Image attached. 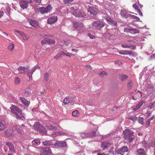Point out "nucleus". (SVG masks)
I'll return each mask as SVG.
<instances>
[{
  "mask_svg": "<svg viewBox=\"0 0 155 155\" xmlns=\"http://www.w3.org/2000/svg\"><path fill=\"white\" fill-rule=\"evenodd\" d=\"M46 127L48 128V129H50L51 130H53L54 129H56L57 128V127L54 126L53 127L52 125H50L49 126H46Z\"/></svg>",
  "mask_w": 155,
  "mask_h": 155,
  "instance_id": "nucleus-39",
  "label": "nucleus"
},
{
  "mask_svg": "<svg viewBox=\"0 0 155 155\" xmlns=\"http://www.w3.org/2000/svg\"><path fill=\"white\" fill-rule=\"evenodd\" d=\"M111 143L109 141L103 142L101 143V147L102 148V150L104 151L109 147Z\"/></svg>",
  "mask_w": 155,
  "mask_h": 155,
  "instance_id": "nucleus-15",
  "label": "nucleus"
},
{
  "mask_svg": "<svg viewBox=\"0 0 155 155\" xmlns=\"http://www.w3.org/2000/svg\"><path fill=\"white\" fill-rule=\"evenodd\" d=\"M72 114L73 116L76 117L79 115V113L78 110H76L72 112Z\"/></svg>",
  "mask_w": 155,
  "mask_h": 155,
  "instance_id": "nucleus-35",
  "label": "nucleus"
},
{
  "mask_svg": "<svg viewBox=\"0 0 155 155\" xmlns=\"http://www.w3.org/2000/svg\"><path fill=\"white\" fill-rule=\"evenodd\" d=\"M5 128V124L4 121L2 120L0 121V130H4Z\"/></svg>",
  "mask_w": 155,
  "mask_h": 155,
  "instance_id": "nucleus-24",
  "label": "nucleus"
},
{
  "mask_svg": "<svg viewBox=\"0 0 155 155\" xmlns=\"http://www.w3.org/2000/svg\"><path fill=\"white\" fill-rule=\"evenodd\" d=\"M35 68L33 67L31 70V71L30 72L28 73V75L29 77V80L31 79L32 78V75L33 74V73L36 70Z\"/></svg>",
  "mask_w": 155,
  "mask_h": 155,
  "instance_id": "nucleus-29",
  "label": "nucleus"
},
{
  "mask_svg": "<svg viewBox=\"0 0 155 155\" xmlns=\"http://www.w3.org/2000/svg\"><path fill=\"white\" fill-rule=\"evenodd\" d=\"M53 142V140H50L48 141L43 142L42 143L44 145L46 146H49L54 145V143Z\"/></svg>",
  "mask_w": 155,
  "mask_h": 155,
  "instance_id": "nucleus-26",
  "label": "nucleus"
},
{
  "mask_svg": "<svg viewBox=\"0 0 155 155\" xmlns=\"http://www.w3.org/2000/svg\"><path fill=\"white\" fill-rule=\"evenodd\" d=\"M130 32L132 34L138 33H139V31L138 30L130 28Z\"/></svg>",
  "mask_w": 155,
  "mask_h": 155,
  "instance_id": "nucleus-36",
  "label": "nucleus"
},
{
  "mask_svg": "<svg viewBox=\"0 0 155 155\" xmlns=\"http://www.w3.org/2000/svg\"><path fill=\"white\" fill-rule=\"evenodd\" d=\"M19 99L21 102L25 106H28L30 104V102L28 101L25 98L22 97H20Z\"/></svg>",
  "mask_w": 155,
  "mask_h": 155,
  "instance_id": "nucleus-21",
  "label": "nucleus"
},
{
  "mask_svg": "<svg viewBox=\"0 0 155 155\" xmlns=\"http://www.w3.org/2000/svg\"><path fill=\"white\" fill-rule=\"evenodd\" d=\"M41 42L42 44H47V42H46V38L45 39L43 40Z\"/></svg>",
  "mask_w": 155,
  "mask_h": 155,
  "instance_id": "nucleus-62",
  "label": "nucleus"
},
{
  "mask_svg": "<svg viewBox=\"0 0 155 155\" xmlns=\"http://www.w3.org/2000/svg\"><path fill=\"white\" fill-rule=\"evenodd\" d=\"M132 108L134 110H136L140 108L137 105L136 106H133Z\"/></svg>",
  "mask_w": 155,
  "mask_h": 155,
  "instance_id": "nucleus-52",
  "label": "nucleus"
},
{
  "mask_svg": "<svg viewBox=\"0 0 155 155\" xmlns=\"http://www.w3.org/2000/svg\"><path fill=\"white\" fill-rule=\"evenodd\" d=\"M69 43L68 42L64 41L63 46H68L69 45Z\"/></svg>",
  "mask_w": 155,
  "mask_h": 155,
  "instance_id": "nucleus-64",
  "label": "nucleus"
},
{
  "mask_svg": "<svg viewBox=\"0 0 155 155\" xmlns=\"http://www.w3.org/2000/svg\"><path fill=\"white\" fill-rule=\"evenodd\" d=\"M130 28H124V31L126 32H130Z\"/></svg>",
  "mask_w": 155,
  "mask_h": 155,
  "instance_id": "nucleus-54",
  "label": "nucleus"
},
{
  "mask_svg": "<svg viewBox=\"0 0 155 155\" xmlns=\"http://www.w3.org/2000/svg\"><path fill=\"white\" fill-rule=\"evenodd\" d=\"M41 143L40 140L38 139H35L33 140L32 142V146H37L39 145Z\"/></svg>",
  "mask_w": 155,
  "mask_h": 155,
  "instance_id": "nucleus-23",
  "label": "nucleus"
},
{
  "mask_svg": "<svg viewBox=\"0 0 155 155\" xmlns=\"http://www.w3.org/2000/svg\"><path fill=\"white\" fill-rule=\"evenodd\" d=\"M155 105V103L153 102L150 103L148 106V107L150 108V109L153 108L154 107Z\"/></svg>",
  "mask_w": 155,
  "mask_h": 155,
  "instance_id": "nucleus-43",
  "label": "nucleus"
},
{
  "mask_svg": "<svg viewBox=\"0 0 155 155\" xmlns=\"http://www.w3.org/2000/svg\"><path fill=\"white\" fill-rule=\"evenodd\" d=\"M25 93L28 96H29L31 94V92L28 91H25Z\"/></svg>",
  "mask_w": 155,
  "mask_h": 155,
  "instance_id": "nucleus-61",
  "label": "nucleus"
},
{
  "mask_svg": "<svg viewBox=\"0 0 155 155\" xmlns=\"http://www.w3.org/2000/svg\"><path fill=\"white\" fill-rule=\"evenodd\" d=\"M40 153L41 155H49L52 153L49 147L42 148L40 150Z\"/></svg>",
  "mask_w": 155,
  "mask_h": 155,
  "instance_id": "nucleus-10",
  "label": "nucleus"
},
{
  "mask_svg": "<svg viewBox=\"0 0 155 155\" xmlns=\"http://www.w3.org/2000/svg\"><path fill=\"white\" fill-rule=\"evenodd\" d=\"M19 4L21 7L23 9H26L28 6V2L26 0H20Z\"/></svg>",
  "mask_w": 155,
  "mask_h": 155,
  "instance_id": "nucleus-11",
  "label": "nucleus"
},
{
  "mask_svg": "<svg viewBox=\"0 0 155 155\" xmlns=\"http://www.w3.org/2000/svg\"><path fill=\"white\" fill-rule=\"evenodd\" d=\"M74 101V100L73 97L68 96L65 98L64 100L63 103L65 105L69 103H72Z\"/></svg>",
  "mask_w": 155,
  "mask_h": 155,
  "instance_id": "nucleus-14",
  "label": "nucleus"
},
{
  "mask_svg": "<svg viewBox=\"0 0 155 155\" xmlns=\"http://www.w3.org/2000/svg\"><path fill=\"white\" fill-rule=\"evenodd\" d=\"M143 117H140L139 118L138 120V122L140 124H143Z\"/></svg>",
  "mask_w": 155,
  "mask_h": 155,
  "instance_id": "nucleus-42",
  "label": "nucleus"
},
{
  "mask_svg": "<svg viewBox=\"0 0 155 155\" xmlns=\"http://www.w3.org/2000/svg\"><path fill=\"white\" fill-rule=\"evenodd\" d=\"M129 48H130L133 49H135L136 48V46L134 45H129Z\"/></svg>",
  "mask_w": 155,
  "mask_h": 155,
  "instance_id": "nucleus-58",
  "label": "nucleus"
},
{
  "mask_svg": "<svg viewBox=\"0 0 155 155\" xmlns=\"http://www.w3.org/2000/svg\"><path fill=\"white\" fill-rule=\"evenodd\" d=\"M72 55V54H71L68 53L67 52H66L65 55L71 57Z\"/></svg>",
  "mask_w": 155,
  "mask_h": 155,
  "instance_id": "nucleus-63",
  "label": "nucleus"
},
{
  "mask_svg": "<svg viewBox=\"0 0 155 155\" xmlns=\"http://www.w3.org/2000/svg\"><path fill=\"white\" fill-rule=\"evenodd\" d=\"M20 112L16 111L15 114L14 116L16 118L18 119H20L24 120L25 118L22 114V110L21 109L19 108V110Z\"/></svg>",
  "mask_w": 155,
  "mask_h": 155,
  "instance_id": "nucleus-8",
  "label": "nucleus"
},
{
  "mask_svg": "<svg viewBox=\"0 0 155 155\" xmlns=\"http://www.w3.org/2000/svg\"><path fill=\"white\" fill-rule=\"evenodd\" d=\"M14 47V44L12 43H10L8 46V49L11 51L12 50Z\"/></svg>",
  "mask_w": 155,
  "mask_h": 155,
  "instance_id": "nucleus-40",
  "label": "nucleus"
},
{
  "mask_svg": "<svg viewBox=\"0 0 155 155\" xmlns=\"http://www.w3.org/2000/svg\"><path fill=\"white\" fill-rule=\"evenodd\" d=\"M74 0H63V3L65 4H68L70 2H72Z\"/></svg>",
  "mask_w": 155,
  "mask_h": 155,
  "instance_id": "nucleus-45",
  "label": "nucleus"
},
{
  "mask_svg": "<svg viewBox=\"0 0 155 155\" xmlns=\"http://www.w3.org/2000/svg\"><path fill=\"white\" fill-rule=\"evenodd\" d=\"M18 70L19 73L23 74L25 72L28 71L29 70V69L28 67L20 66L18 68Z\"/></svg>",
  "mask_w": 155,
  "mask_h": 155,
  "instance_id": "nucleus-18",
  "label": "nucleus"
},
{
  "mask_svg": "<svg viewBox=\"0 0 155 155\" xmlns=\"http://www.w3.org/2000/svg\"><path fill=\"white\" fill-rule=\"evenodd\" d=\"M6 145L9 147V150L12 151H14V146L12 143L11 142H7Z\"/></svg>",
  "mask_w": 155,
  "mask_h": 155,
  "instance_id": "nucleus-25",
  "label": "nucleus"
},
{
  "mask_svg": "<svg viewBox=\"0 0 155 155\" xmlns=\"http://www.w3.org/2000/svg\"><path fill=\"white\" fill-rule=\"evenodd\" d=\"M55 146L60 148H64L67 146L66 142L64 141H57L54 144Z\"/></svg>",
  "mask_w": 155,
  "mask_h": 155,
  "instance_id": "nucleus-12",
  "label": "nucleus"
},
{
  "mask_svg": "<svg viewBox=\"0 0 155 155\" xmlns=\"http://www.w3.org/2000/svg\"><path fill=\"white\" fill-rule=\"evenodd\" d=\"M34 128L40 132L45 133L46 132L45 129L39 122H36L34 125Z\"/></svg>",
  "mask_w": 155,
  "mask_h": 155,
  "instance_id": "nucleus-7",
  "label": "nucleus"
},
{
  "mask_svg": "<svg viewBox=\"0 0 155 155\" xmlns=\"http://www.w3.org/2000/svg\"><path fill=\"white\" fill-rule=\"evenodd\" d=\"M124 137L126 140H128L130 142L133 141L134 138L131 137V133L129 130H125L123 132Z\"/></svg>",
  "mask_w": 155,
  "mask_h": 155,
  "instance_id": "nucleus-5",
  "label": "nucleus"
},
{
  "mask_svg": "<svg viewBox=\"0 0 155 155\" xmlns=\"http://www.w3.org/2000/svg\"><path fill=\"white\" fill-rule=\"evenodd\" d=\"M2 35L4 38H7L8 35L5 32H3L2 33Z\"/></svg>",
  "mask_w": 155,
  "mask_h": 155,
  "instance_id": "nucleus-53",
  "label": "nucleus"
},
{
  "mask_svg": "<svg viewBox=\"0 0 155 155\" xmlns=\"http://www.w3.org/2000/svg\"><path fill=\"white\" fill-rule=\"evenodd\" d=\"M44 78L46 81H48V79L49 75L47 73H45L44 74Z\"/></svg>",
  "mask_w": 155,
  "mask_h": 155,
  "instance_id": "nucleus-44",
  "label": "nucleus"
},
{
  "mask_svg": "<svg viewBox=\"0 0 155 155\" xmlns=\"http://www.w3.org/2000/svg\"><path fill=\"white\" fill-rule=\"evenodd\" d=\"M124 137L126 140H128L130 142L133 141L134 138L131 137V133L129 130H125L123 132Z\"/></svg>",
  "mask_w": 155,
  "mask_h": 155,
  "instance_id": "nucleus-4",
  "label": "nucleus"
},
{
  "mask_svg": "<svg viewBox=\"0 0 155 155\" xmlns=\"http://www.w3.org/2000/svg\"><path fill=\"white\" fill-rule=\"evenodd\" d=\"M46 42H47V44H54L55 43V41L51 39H47L46 38Z\"/></svg>",
  "mask_w": 155,
  "mask_h": 155,
  "instance_id": "nucleus-31",
  "label": "nucleus"
},
{
  "mask_svg": "<svg viewBox=\"0 0 155 155\" xmlns=\"http://www.w3.org/2000/svg\"><path fill=\"white\" fill-rule=\"evenodd\" d=\"M127 118L129 120H131L134 122L137 119V117L136 116H131L128 117Z\"/></svg>",
  "mask_w": 155,
  "mask_h": 155,
  "instance_id": "nucleus-34",
  "label": "nucleus"
},
{
  "mask_svg": "<svg viewBox=\"0 0 155 155\" xmlns=\"http://www.w3.org/2000/svg\"><path fill=\"white\" fill-rule=\"evenodd\" d=\"M5 134L8 136H10L13 134V131L11 129L6 130L5 131Z\"/></svg>",
  "mask_w": 155,
  "mask_h": 155,
  "instance_id": "nucleus-30",
  "label": "nucleus"
},
{
  "mask_svg": "<svg viewBox=\"0 0 155 155\" xmlns=\"http://www.w3.org/2000/svg\"><path fill=\"white\" fill-rule=\"evenodd\" d=\"M119 53L120 54H129L130 55H132L133 56H135L136 55V54L135 52L130 51H119Z\"/></svg>",
  "mask_w": 155,
  "mask_h": 155,
  "instance_id": "nucleus-20",
  "label": "nucleus"
},
{
  "mask_svg": "<svg viewBox=\"0 0 155 155\" xmlns=\"http://www.w3.org/2000/svg\"><path fill=\"white\" fill-rule=\"evenodd\" d=\"M79 25L80 24L77 22H74L73 23V26L76 28H78Z\"/></svg>",
  "mask_w": 155,
  "mask_h": 155,
  "instance_id": "nucleus-49",
  "label": "nucleus"
},
{
  "mask_svg": "<svg viewBox=\"0 0 155 155\" xmlns=\"http://www.w3.org/2000/svg\"><path fill=\"white\" fill-rule=\"evenodd\" d=\"M14 127L15 128L14 130L18 134H21V131L19 128V127L18 126L16 125Z\"/></svg>",
  "mask_w": 155,
  "mask_h": 155,
  "instance_id": "nucleus-32",
  "label": "nucleus"
},
{
  "mask_svg": "<svg viewBox=\"0 0 155 155\" xmlns=\"http://www.w3.org/2000/svg\"><path fill=\"white\" fill-rule=\"evenodd\" d=\"M144 101H140L137 104V106L140 108L144 103Z\"/></svg>",
  "mask_w": 155,
  "mask_h": 155,
  "instance_id": "nucleus-50",
  "label": "nucleus"
},
{
  "mask_svg": "<svg viewBox=\"0 0 155 155\" xmlns=\"http://www.w3.org/2000/svg\"><path fill=\"white\" fill-rule=\"evenodd\" d=\"M137 12L138 13L139 15L140 16H143L142 12L141 10L140 9H138V10H137Z\"/></svg>",
  "mask_w": 155,
  "mask_h": 155,
  "instance_id": "nucleus-60",
  "label": "nucleus"
},
{
  "mask_svg": "<svg viewBox=\"0 0 155 155\" xmlns=\"http://www.w3.org/2000/svg\"><path fill=\"white\" fill-rule=\"evenodd\" d=\"M88 11L90 14L96 15L98 12V10L96 8L94 7H90L88 9Z\"/></svg>",
  "mask_w": 155,
  "mask_h": 155,
  "instance_id": "nucleus-19",
  "label": "nucleus"
},
{
  "mask_svg": "<svg viewBox=\"0 0 155 155\" xmlns=\"http://www.w3.org/2000/svg\"><path fill=\"white\" fill-rule=\"evenodd\" d=\"M58 19L56 15H53L48 18L47 20L48 23L49 24H51L55 23Z\"/></svg>",
  "mask_w": 155,
  "mask_h": 155,
  "instance_id": "nucleus-13",
  "label": "nucleus"
},
{
  "mask_svg": "<svg viewBox=\"0 0 155 155\" xmlns=\"http://www.w3.org/2000/svg\"><path fill=\"white\" fill-rule=\"evenodd\" d=\"M71 9V13L76 17H83L85 16L84 14L76 7H72Z\"/></svg>",
  "mask_w": 155,
  "mask_h": 155,
  "instance_id": "nucleus-1",
  "label": "nucleus"
},
{
  "mask_svg": "<svg viewBox=\"0 0 155 155\" xmlns=\"http://www.w3.org/2000/svg\"><path fill=\"white\" fill-rule=\"evenodd\" d=\"M61 56L60 55V53L58 54H57V55H56L54 57V58L56 59V60H58V58L61 57Z\"/></svg>",
  "mask_w": 155,
  "mask_h": 155,
  "instance_id": "nucleus-57",
  "label": "nucleus"
},
{
  "mask_svg": "<svg viewBox=\"0 0 155 155\" xmlns=\"http://www.w3.org/2000/svg\"><path fill=\"white\" fill-rule=\"evenodd\" d=\"M61 57L64 56L65 55L66 52L62 51H60L59 52Z\"/></svg>",
  "mask_w": 155,
  "mask_h": 155,
  "instance_id": "nucleus-55",
  "label": "nucleus"
},
{
  "mask_svg": "<svg viewBox=\"0 0 155 155\" xmlns=\"http://www.w3.org/2000/svg\"><path fill=\"white\" fill-rule=\"evenodd\" d=\"M105 19L110 25L113 26L115 29L116 28L117 26V21L114 20L109 17H106Z\"/></svg>",
  "mask_w": 155,
  "mask_h": 155,
  "instance_id": "nucleus-9",
  "label": "nucleus"
},
{
  "mask_svg": "<svg viewBox=\"0 0 155 155\" xmlns=\"http://www.w3.org/2000/svg\"><path fill=\"white\" fill-rule=\"evenodd\" d=\"M21 37L25 41L28 40V37L26 35L24 34Z\"/></svg>",
  "mask_w": 155,
  "mask_h": 155,
  "instance_id": "nucleus-47",
  "label": "nucleus"
},
{
  "mask_svg": "<svg viewBox=\"0 0 155 155\" xmlns=\"http://www.w3.org/2000/svg\"><path fill=\"white\" fill-rule=\"evenodd\" d=\"M115 64L116 65H117L120 66L122 64V62L120 61H117L115 62Z\"/></svg>",
  "mask_w": 155,
  "mask_h": 155,
  "instance_id": "nucleus-51",
  "label": "nucleus"
},
{
  "mask_svg": "<svg viewBox=\"0 0 155 155\" xmlns=\"http://www.w3.org/2000/svg\"><path fill=\"white\" fill-rule=\"evenodd\" d=\"M21 83V80L20 78L17 77H16L15 80V84L18 85L20 84Z\"/></svg>",
  "mask_w": 155,
  "mask_h": 155,
  "instance_id": "nucleus-33",
  "label": "nucleus"
},
{
  "mask_svg": "<svg viewBox=\"0 0 155 155\" xmlns=\"http://www.w3.org/2000/svg\"><path fill=\"white\" fill-rule=\"evenodd\" d=\"M107 75V73L104 71L101 72L99 74V75L102 77H103L104 75Z\"/></svg>",
  "mask_w": 155,
  "mask_h": 155,
  "instance_id": "nucleus-38",
  "label": "nucleus"
},
{
  "mask_svg": "<svg viewBox=\"0 0 155 155\" xmlns=\"http://www.w3.org/2000/svg\"><path fill=\"white\" fill-rule=\"evenodd\" d=\"M127 77V75L124 74H121L119 76L120 79L122 81H124L126 80Z\"/></svg>",
  "mask_w": 155,
  "mask_h": 155,
  "instance_id": "nucleus-28",
  "label": "nucleus"
},
{
  "mask_svg": "<svg viewBox=\"0 0 155 155\" xmlns=\"http://www.w3.org/2000/svg\"><path fill=\"white\" fill-rule=\"evenodd\" d=\"M6 10L8 14H10V8L9 6L6 7Z\"/></svg>",
  "mask_w": 155,
  "mask_h": 155,
  "instance_id": "nucleus-59",
  "label": "nucleus"
},
{
  "mask_svg": "<svg viewBox=\"0 0 155 155\" xmlns=\"http://www.w3.org/2000/svg\"><path fill=\"white\" fill-rule=\"evenodd\" d=\"M121 15L124 17H126L127 14L125 11L124 10H122L121 12Z\"/></svg>",
  "mask_w": 155,
  "mask_h": 155,
  "instance_id": "nucleus-48",
  "label": "nucleus"
},
{
  "mask_svg": "<svg viewBox=\"0 0 155 155\" xmlns=\"http://www.w3.org/2000/svg\"><path fill=\"white\" fill-rule=\"evenodd\" d=\"M28 21L30 24L32 26L35 28H37L39 27L38 22L36 20L30 19L28 20Z\"/></svg>",
  "mask_w": 155,
  "mask_h": 155,
  "instance_id": "nucleus-17",
  "label": "nucleus"
},
{
  "mask_svg": "<svg viewBox=\"0 0 155 155\" xmlns=\"http://www.w3.org/2000/svg\"><path fill=\"white\" fill-rule=\"evenodd\" d=\"M19 107L15 105H12L11 107H10V109L11 110V112L13 113L14 115L15 114L16 111L20 112L19 110Z\"/></svg>",
  "mask_w": 155,
  "mask_h": 155,
  "instance_id": "nucleus-22",
  "label": "nucleus"
},
{
  "mask_svg": "<svg viewBox=\"0 0 155 155\" xmlns=\"http://www.w3.org/2000/svg\"><path fill=\"white\" fill-rule=\"evenodd\" d=\"M99 134H97L96 132L93 131L91 133H82L81 134V137L84 138L86 137H95L96 135H98Z\"/></svg>",
  "mask_w": 155,
  "mask_h": 155,
  "instance_id": "nucleus-6",
  "label": "nucleus"
},
{
  "mask_svg": "<svg viewBox=\"0 0 155 155\" xmlns=\"http://www.w3.org/2000/svg\"><path fill=\"white\" fill-rule=\"evenodd\" d=\"M133 86V83L131 81H130L127 84V87L129 89H130Z\"/></svg>",
  "mask_w": 155,
  "mask_h": 155,
  "instance_id": "nucleus-37",
  "label": "nucleus"
},
{
  "mask_svg": "<svg viewBox=\"0 0 155 155\" xmlns=\"http://www.w3.org/2000/svg\"><path fill=\"white\" fill-rule=\"evenodd\" d=\"M52 9L51 4L48 5L46 7H41L39 8V12L41 14H45L50 12Z\"/></svg>",
  "mask_w": 155,
  "mask_h": 155,
  "instance_id": "nucleus-2",
  "label": "nucleus"
},
{
  "mask_svg": "<svg viewBox=\"0 0 155 155\" xmlns=\"http://www.w3.org/2000/svg\"><path fill=\"white\" fill-rule=\"evenodd\" d=\"M128 149L126 146H124L120 149L117 151V153L120 154L124 155L125 153L128 151Z\"/></svg>",
  "mask_w": 155,
  "mask_h": 155,
  "instance_id": "nucleus-16",
  "label": "nucleus"
},
{
  "mask_svg": "<svg viewBox=\"0 0 155 155\" xmlns=\"http://www.w3.org/2000/svg\"><path fill=\"white\" fill-rule=\"evenodd\" d=\"M129 15L131 18H132L134 19H136L137 21H139L140 20L139 18L137 16L131 14H129Z\"/></svg>",
  "mask_w": 155,
  "mask_h": 155,
  "instance_id": "nucleus-41",
  "label": "nucleus"
},
{
  "mask_svg": "<svg viewBox=\"0 0 155 155\" xmlns=\"http://www.w3.org/2000/svg\"><path fill=\"white\" fill-rule=\"evenodd\" d=\"M93 27L97 29L100 30L105 25V23L100 21H94L93 23Z\"/></svg>",
  "mask_w": 155,
  "mask_h": 155,
  "instance_id": "nucleus-3",
  "label": "nucleus"
},
{
  "mask_svg": "<svg viewBox=\"0 0 155 155\" xmlns=\"http://www.w3.org/2000/svg\"><path fill=\"white\" fill-rule=\"evenodd\" d=\"M137 155H145V151L143 149L140 148L137 151Z\"/></svg>",
  "mask_w": 155,
  "mask_h": 155,
  "instance_id": "nucleus-27",
  "label": "nucleus"
},
{
  "mask_svg": "<svg viewBox=\"0 0 155 155\" xmlns=\"http://www.w3.org/2000/svg\"><path fill=\"white\" fill-rule=\"evenodd\" d=\"M143 146L147 148L149 147L148 144L145 141H143Z\"/></svg>",
  "mask_w": 155,
  "mask_h": 155,
  "instance_id": "nucleus-46",
  "label": "nucleus"
},
{
  "mask_svg": "<svg viewBox=\"0 0 155 155\" xmlns=\"http://www.w3.org/2000/svg\"><path fill=\"white\" fill-rule=\"evenodd\" d=\"M133 7L136 10H137L138 9H139V7L136 4H134L133 5Z\"/></svg>",
  "mask_w": 155,
  "mask_h": 155,
  "instance_id": "nucleus-56",
  "label": "nucleus"
}]
</instances>
